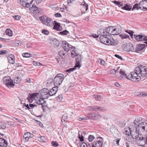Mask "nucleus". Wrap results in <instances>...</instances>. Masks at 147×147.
Masks as SVG:
<instances>
[{"label":"nucleus","mask_w":147,"mask_h":147,"mask_svg":"<svg viewBox=\"0 0 147 147\" xmlns=\"http://www.w3.org/2000/svg\"><path fill=\"white\" fill-rule=\"evenodd\" d=\"M75 67L70 68L68 70H66V72H68L69 73H70L72 71H73L75 69Z\"/></svg>","instance_id":"obj_54"},{"label":"nucleus","mask_w":147,"mask_h":147,"mask_svg":"<svg viewBox=\"0 0 147 147\" xmlns=\"http://www.w3.org/2000/svg\"><path fill=\"white\" fill-rule=\"evenodd\" d=\"M123 9L127 10H130L131 9V6L127 4H125L124 6L122 7Z\"/></svg>","instance_id":"obj_32"},{"label":"nucleus","mask_w":147,"mask_h":147,"mask_svg":"<svg viewBox=\"0 0 147 147\" xmlns=\"http://www.w3.org/2000/svg\"><path fill=\"white\" fill-rule=\"evenodd\" d=\"M107 35L106 32L104 31L101 33L100 39L101 42L104 44L107 45H109L110 40L107 37Z\"/></svg>","instance_id":"obj_4"},{"label":"nucleus","mask_w":147,"mask_h":147,"mask_svg":"<svg viewBox=\"0 0 147 147\" xmlns=\"http://www.w3.org/2000/svg\"><path fill=\"white\" fill-rule=\"evenodd\" d=\"M63 47L65 50L67 52L69 51L70 47L69 44L65 41H64L63 43Z\"/></svg>","instance_id":"obj_28"},{"label":"nucleus","mask_w":147,"mask_h":147,"mask_svg":"<svg viewBox=\"0 0 147 147\" xmlns=\"http://www.w3.org/2000/svg\"><path fill=\"white\" fill-rule=\"evenodd\" d=\"M119 73L121 75H123L124 77L126 78L127 79H128L132 81V79H133V78L132 77V73H131L130 74L128 75V76H127L126 74H125V72H124L123 71H120L119 72Z\"/></svg>","instance_id":"obj_24"},{"label":"nucleus","mask_w":147,"mask_h":147,"mask_svg":"<svg viewBox=\"0 0 147 147\" xmlns=\"http://www.w3.org/2000/svg\"><path fill=\"white\" fill-rule=\"evenodd\" d=\"M65 52L62 50L61 51L59 52L58 54L60 56V57H63V56H64L65 55Z\"/></svg>","instance_id":"obj_41"},{"label":"nucleus","mask_w":147,"mask_h":147,"mask_svg":"<svg viewBox=\"0 0 147 147\" xmlns=\"http://www.w3.org/2000/svg\"><path fill=\"white\" fill-rule=\"evenodd\" d=\"M75 1V0H68L67 3L68 4H69L70 5L73 4Z\"/></svg>","instance_id":"obj_56"},{"label":"nucleus","mask_w":147,"mask_h":147,"mask_svg":"<svg viewBox=\"0 0 147 147\" xmlns=\"http://www.w3.org/2000/svg\"><path fill=\"white\" fill-rule=\"evenodd\" d=\"M60 33L61 34L67 35L69 33V32L66 30H65L63 31L60 32Z\"/></svg>","instance_id":"obj_51"},{"label":"nucleus","mask_w":147,"mask_h":147,"mask_svg":"<svg viewBox=\"0 0 147 147\" xmlns=\"http://www.w3.org/2000/svg\"><path fill=\"white\" fill-rule=\"evenodd\" d=\"M34 64L35 65V66H39L41 65V63L39 62H36L34 61Z\"/></svg>","instance_id":"obj_63"},{"label":"nucleus","mask_w":147,"mask_h":147,"mask_svg":"<svg viewBox=\"0 0 147 147\" xmlns=\"http://www.w3.org/2000/svg\"><path fill=\"white\" fill-rule=\"evenodd\" d=\"M64 75L60 74L57 75L54 80V83L56 86L60 85L63 80Z\"/></svg>","instance_id":"obj_3"},{"label":"nucleus","mask_w":147,"mask_h":147,"mask_svg":"<svg viewBox=\"0 0 147 147\" xmlns=\"http://www.w3.org/2000/svg\"><path fill=\"white\" fill-rule=\"evenodd\" d=\"M113 135L115 138H119L120 137L121 135L120 134L119 131L117 133H116L115 134H114Z\"/></svg>","instance_id":"obj_45"},{"label":"nucleus","mask_w":147,"mask_h":147,"mask_svg":"<svg viewBox=\"0 0 147 147\" xmlns=\"http://www.w3.org/2000/svg\"><path fill=\"white\" fill-rule=\"evenodd\" d=\"M135 127L136 128V129L137 130L138 133H139L140 135H142L143 134L145 133V132L143 130H142L141 128H139L138 126L137 127Z\"/></svg>","instance_id":"obj_33"},{"label":"nucleus","mask_w":147,"mask_h":147,"mask_svg":"<svg viewBox=\"0 0 147 147\" xmlns=\"http://www.w3.org/2000/svg\"><path fill=\"white\" fill-rule=\"evenodd\" d=\"M33 1V0H20L21 4L25 8H28Z\"/></svg>","instance_id":"obj_10"},{"label":"nucleus","mask_w":147,"mask_h":147,"mask_svg":"<svg viewBox=\"0 0 147 147\" xmlns=\"http://www.w3.org/2000/svg\"><path fill=\"white\" fill-rule=\"evenodd\" d=\"M55 16L56 17H61V14L59 13H57L55 14Z\"/></svg>","instance_id":"obj_64"},{"label":"nucleus","mask_w":147,"mask_h":147,"mask_svg":"<svg viewBox=\"0 0 147 147\" xmlns=\"http://www.w3.org/2000/svg\"><path fill=\"white\" fill-rule=\"evenodd\" d=\"M103 143L100 141H97L95 143V145L93 144L92 147H101Z\"/></svg>","instance_id":"obj_30"},{"label":"nucleus","mask_w":147,"mask_h":147,"mask_svg":"<svg viewBox=\"0 0 147 147\" xmlns=\"http://www.w3.org/2000/svg\"><path fill=\"white\" fill-rule=\"evenodd\" d=\"M62 97L61 95H59L58 97H57V100L58 101H60L62 99Z\"/></svg>","instance_id":"obj_57"},{"label":"nucleus","mask_w":147,"mask_h":147,"mask_svg":"<svg viewBox=\"0 0 147 147\" xmlns=\"http://www.w3.org/2000/svg\"><path fill=\"white\" fill-rule=\"evenodd\" d=\"M22 56L25 57H31V55L30 53H24L22 54Z\"/></svg>","instance_id":"obj_40"},{"label":"nucleus","mask_w":147,"mask_h":147,"mask_svg":"<svg viewBox=\"0 0 147 147\" xmlns=\"http://www.w3.org/2000/svg\"><path fill=\"white\" fill-rule=\"evenodd\" d=\"M129 130L131 131V136L133 139H137L140 135L134 125H130L129 128Z\"/></svg>","instance_id":"obj_2"},{"label":"nucleus","mask_w":147,"mask_h":147,"mask_svg":"<svg viewBox=\"0 0 147 147\" xmlns=\"http://www.w3.org/2000/svg\"><path fill=\"white\" fill-rule=\"evenodd\" d=\"M42 32L45 34H46V35H47L49 34V31L47 30H42Z\"/></svg>","instance_id":"obj_59"},{"label":"nucleus","mask_w":147,"mask_h":147,"mask_svg":"<svg viewBox=\"0 0 147 147\" xmlns=\"http://www.w3.org/2000/svg\"><path fill=\"white\" fill-rule=\"evenodd\" d=\"M120 138H117V140H114V143H116L118 145L119 143V141L120 140Z\"/></svg>","instance_id":"obj_62"},{"label":"nucleus","mask_w":147,"mask_h":147,"mask_svg":"<svg viewBox=\"0 0 147 147\" xmlns=\"http://www.w3.org/2000/svg\"><path fill=\"white\" fill-rule=\"evenodd\" d=\"M82 58L81 55H79L77 56L76 59V63L74 67H80V63L81 62Z\"/></svg>","instance_id":"obj_22"},{"label":"nucleus","mask_w":147,"mask_h":147,"mask_svg":"<svg viewBox=\"0 0 147 147\" xmlns=\"http://www.w3.org/2000/svg\"><path fill=\"white\" fill-rule=\"evenodd\" d=\"M80 147H88L86 144L84 142L80 143Z\"/></svg>","instance_id":"obj_55"},{"label":"nucleus","mask_w":147,"mask_h":147,"mask_svg":"<svg viewBox=\"0 0 147 147\" xmlns=\"http://www.w3.org/2000/svg\"><path fill=\"white\" fill-rule=\"evenodd\" d=\"M94 137L93 135H90L88 137V139L89 142H91L94 139Z\"/></svg>","instance_id":"obj_48"},{"label":"nucleus","mask_w":147,"mask_h":147,"mask_svg":"<svg viewBox=\"0 0 147 147\" xmlns=\"http://www.w3.org/2000/svg\"><path fill=\"white\" fill-rule=\"evenodd\" d=\"M137 74L135 71L134 70V72H132V77L133 79L132 81L134 82H136V81H139L141 79L140 77V76L138 75V74Z\"/></svg>","instance_id":"obj_17"},{"label":"nucleus","mask_w":147,"mask_h":147,"mask_svg":"<svg viewBox=\"0 0 147 147\" xmlns=\"http://www.w3.org/2000/svg\"><path fill=\"white\" fill-rule=\"evenodd\" d=\"M8 60L9 63L13 64L15 63V58L13 55H10L8 56Z\"/></svg>","instance_id":"obj_26"},{"label":"nucleus","mask_w":147,"mask_h":147,"mask_svg":"<svg viewBox=\"0 0 147 147\" xmlns=\"http://www.w3.org/2000/svg\"><path fill=\"white\" fill-rule=\"evenodd\" d=\"M20 81V79L19 78V77H17L15 78L14 79V81L15 83L17 84L19 83Z\"/></svg>","instance_id":"obj_42"},{"label":"nucleus","mask_w":147,"mask_h":147,"mask_svg":"<svg viewBox=\"0 0 147 147\" xmlns=\"http://www.w3.org/2000/svg\"><path fill=\"white\" fill-rule=\"evenodd\" d=\"M68 118V116L67 115L65 114L63 115L61 119V121L62 122L66 121V120Z\"/></svg>","instance_id":"obj_38"},{"label":"nucleus","mask_w":147,"mask_h":147,"mask_svg":"<svg viewBox=\"0 0 147 147\" xmlns=\"http://www.w3.org/2000/svg\"><path fill=\"white\" fill-rule=\"evenodd\" d=\"M134 71L137 74H140L143 77L147 78V67L140 65L136 67L134 69Z\"/></svg>","instance_id":"obj_1"},{"label":"nucleus","mask_w":147,"mask_h":147,"mask_svg":"<svg viewBox=\"0 0 147 147\" xmlns=\"http://www.w3.org/2000/svg\"><path fill=\"white\" fill-rule=\"evenodd\" d=\"M7 146V142L6 140L3 138H0V146L6 147Z\"/></svg>","instance_id":"obj_25"},{"label":"nucleus","mask_w":147,"mask_h":147,"mask_svg":"<svg viewBox=\"0 0 147 147\" xmlns=\"http://www.w3.org/2000/svg\"><path fill=\"white\" fill-rule=\"evenodd\" d=\"M109 42V44L113 45H116L118 44V41L113 39L110 40Z\"/></svg>","instance_id":"obj_35"},{"label":"nucleus","mask_w":147,"mask_h":147,"mask_svg":"<svg viewBox=\"0 0 147 147\" xmlns=\"http://www.w3.org/2000/svg\"><path fill=\"white\" fill-rule=\"evenodd\" d=\"M38 93H34L30 95L29 97L28 98V100L29 101L31 102L34 99L35 100L36 97H38Z\"/></svg>","instance_id":"obj_20"},{"label":"nucleus","mask_w":147,"mask_h":147,"mask_svg":"<svg viewBox=\"0 0 147 147\" xmlns=\"http://www.w3.org/2000/svg\"><path fill=\"white\" fill-rule=\"evenodd\" d=\"M53 28L56 30H59L60 29V26L59 24H55L53 27Z\"/></svg>","instance_id":"obj_47"},{"label":"nucleus","mask_w":147,"mask_h":147,"mask_svg":"<svg viewBox=\"0 0 147 147\" xmlns=\"http://www.w3.org/2000/svg\"><path fill=\"white\" fill-rule=\"evenodd\" d=\"M87 109L88 110L98 111H107V109L104 107H98L96 106L88 107Z\"/></svg>","instance_id":"obj_7"},{"label":"nucleus","mask_w":147,"mask_h":147,"mask_svg":"<svg viewBox=\"0 0 147 147\" xmlns=\"http://www.w3.org/2000/svg\"><path fill=\"white\" fill-rule=\"evenodd\" d=\"M136 40L138 41H145L147 40V36L143 34L139 35L134 34V35Z\"/></svg>","instance_id":"obj_9"},{"label":"nucleus","mask_w":147,"mask_h":147,"mask_svg":"<svg viewBox=\"0 0 147 147\" xmlns=\"http://www.w3.org/2000/svg\"><path fill=\"white\" fill-rule=\"evenodd\" d=\"M140 9L144 11L147 10V0L142 1L139 3Z\"/></svg>","instance_id":"obj_12"},{"label":"nucleus","mask_w":147,"mask_h":147,"mask_svg":"<svg viewBox=\"0 0 147 147\" xmlns=\"http://www.w3.org/2000/svg\"><path fill=\"white\" fill-rule=\"evenodd\" d=\"M7 53V51L5 50H2L1 51H0V55H3L4 54H6Z\"/></svg>","instance_id":"obj_60"},{"label":"nucleus","mask_w":147,"mask_h":147,"mask_svg":"<svg viewBox=\"0 0 147 147\" xmlns=\"http://www.w3.org/2000/svg\"><path fill=\"white\" fill-rule=\"evenodd\" d=\"M119 36L122 39L127 38H129V36L125 34H120L119 35Z\"/></svg>","instance_id":"obj_44"},{"label":"nucleus","mask_w":147,"mask_h":147,"mask_svg":"<svg viewBox=\"0 0 147 147\" xmlns=\"http://www.w3.org/2000/svg\"><path fill=\"white\" fill-rule=\"evenodd\" d=\"M139 128H141L145 132L147 131V123L146 122H142L138 125Z\"/></svg>","instance_id":"obj_16"},{"label":"nucleus","mask_w":147,"mask_h":147,"mask_svg":"<svg viewBox=\"0 0 147 147\" xmlns=\"http://www.w3.org/2000/svg\"><path fill=\"white\" fill-rule=\"evenodd\" d=\"M145 46V45L144 44L137 45L134 51L136 53H139V51L142 50Z\"/></svg>","instance_id":"obj_19"},{"label":"nucleus","mask_w":147,"mask_h":147,"mask_svg":"<svg viewBox=\"0 0 147 147\" xmlns=\"http://www.w3.org/2000/svg\"><path fill=\"white\" fill-rule=\"evenodd\" d=\"M87 116L89 119L94 120L99 119L101 117V115L98 113L89 114Z\"/></svg>","instance_id":"obj_11"},{"label":"nucleus","mask_w":147,"mask_h":147,"mask_svg":"<svg viewBox=\"0 0 147 147\" xmlns=\"http://www.w3.org/2000/svg\"><path fill=\"white\" fill-rule=\"evenodd\" d=\"M44 98H42V97H37L35 99V102L39 105H42L43 106L46 103V101L44 100Z\"/></svg>","instance_id":"obj_14"},{"label":"nucleus","mask_w":147,"mask_h":147,"mask_svg":"<svg viewBox=\"0 0 147 147\" xmlns=\"http://www.w3.org/2000/svg\"><path fill=\"white\" fill-rule=\"evenodd\" d=\"M42 20L43 23L48 26H52L54 25L53 21L51 19L47 17L46 18H43Z\"/></svg>","instance_id":"obj_8"},{"label":"nucleus","mask_w":147,"mask_h":147,"mask_svg":"<svg viewBox=\"0 0 147 147\" xmlns=\"http://www.w3.org/2000/svg\"><path fill=\"white\" fill-rule=\"evenodd\" d=\"M119 28H121L120 26H119ZM112 34V35H117L119 34L121 32V28H119V26L117 27L113 26Z\"/></svg>","instance_id":"obj_18"},{"label":"nucleus","mask_w":147,"mask_h":147,"mask_svg":"<svg viewBox=\"0 0 147 147\" xmlns=\"http://www.w3.org/2000/svg\"><path fill=\"white\" fill-rule=\"evenodd\" d=\"M51 144L53 146L55 147H57L59 145L58 143L56 141H53L51 142Z\"/></svg>","instance_id":"obj_53"},{"label":"nucleus","mask_w":147,"mask_h":147,"mask_svg":"<svg viewBox=\"0 0 147 147\" xmlns=\"http://www.w3.org/2000/svg\"><path fill=\"white\" fill-rule=\"evenodd\" d=\"M113 26H111L107 28L105 30L106 33H107L109 34L112 35L113 30Z\"/></svg>","instance_id":"obj_29"},{"label":"nucleus","mask_w":147,"mask_h":147,"mask_svg":"<svg viewBox=\"0 0 147 147\" xmlns=\"http://www.w3.org/2000/svg\"><path fill=\"white\" fill-rule=\"evenodd\" d=\"M29 9L31 12L34 13H37L39 12L38 7L35 5H33L32 7H30Z\"/></svg>","instance_id":"obj_21"},{"label":"nucleus","mask_w":147,"mask_h":147,"mask_svg":"<svg viewBox=\"0 0 147 147\" xmlns=\"http://www.w3.org/2000/svg\"><path fill=\"white\" fill-rule=\"evenodd\" d=\"M13 17L15 19L17 20H19L20 19L21 17L20 16L18 15H16L13 16Z\"/></svg>","instance_id":"obj_58"},{"label":"nucleus","mask_w":147,"mask_h":147,"mask_svg":"<svg viewBox=\"0 0 147 147\" xmlns=\"http://www.w3.org/2000/svg\"><path fill=\"white\" fill-rule=\"evenodd\" d=\"M53 43L55 47H57L59 45V42L56 39H54L53 41Z\"/></svg>","instance_id":"obj_34"},{"label":"nucleus","mask_w":147,"mask_h":147,"mask_svg":"<svg viewBox=\"0 0 147 147\" xmlns=\"http://www.w3.org/2000/svg\"><path fill=\"white\" fill-rule=\"evenodd\" d=\"M140 9L139 8V4L138 5L137 3H136L134 5V6L133 8L132 9L133 10L134 9H136L137 10H138Z\"/></svg>","instance_id":"obj_50"},{"label":"nucleus","mask_w":147,"mask_h":147,"mask_svg":"<svg viewBox=\"0 0 147 147\" xmlns=\"http://www.w3.org/2000/svg\"><path fill=\"white\" fill-rule=\"evenodd\" d=\"M117 71L115 69H112L110 71V74H114Z\"/></svg>","instance_id":"obj_61"},{"label":"nucleus","mask_w":147,"mask_h":147,"mask_svg":"<svg viewBox=\"0 0 147 147\" xmlns=\"http://www.w3.org/2000/svg\"><path fill=\"white\" fill-rule=\"evenodd\" d=\"M110 131L113 134L119 132L116 128L114 126H111L110 128Z\"/></svg>","instance_id":"obj_31"},{"label":"nucleus","mask_w":147,"mask_h":147,"mask_svg":"<svg viewBox=\"0 0 147 147\" xmlns=\"http://www.w3.org/2000/svg\"><path fill=\"white\" fill-rule=\"evenodd\" d=\"M33 135L29 132H26L24 135L23 140L24 141H28L30 138L32 137L31 136Z\"/></svg>","instance_id":"obj_23"},{"label":"nucleus","mask_w":147,"mask_h":147,"mask_svg":"<svg viewBox=\"0 0 147 147\" xmlns=\"http://www.w3.org/2000/svg\"><path fill=\"white\" fill-rule=\"evenodd\" d=\"M113 3L115 4L118 5L119 6H123V4L120 2L117 1H114L113 2Z\"/></svg>","instance_id":"obj_43"},{"label":"nucleus","mask_w":147,"mask_h":147,"mask_svg":"<svg viewBox=\"0 0 147 147\" xmlns=\"http://www.w3.org/2000/svg\"><path fill=\"white\" fill-rule=\"evenodd\" d=\"M81 5H82L83 7L85 8L86 11H87L88 9V4L86 3L85 2H83L81 3Z\"/></svg>","instance_id":"obj_39"},{"label":"nucleus","mask_w":147,"mask_h":147,"mask_svg":"<svg viewBox=\"0 0 147 147\" xmlns=\"http://www.w3.org/2000/svg\"><path fill=\"white\" fill-rule=\"evenodd\" d=\"M124 133L126 135H127L128 136H129L130 135H131V131H130V132H129V131H128L127 128H125V129Z\"/></svg>","instance_id":"obj_49"},{"label":"nucleus","mask_w":147,"mask_h":147,"mask_svg":"<svg viewBox=\"0 0 147 147\" xmlns=\"http://www.w3.org/2000/svg\"><path fill=\"white\" fill-rule=\"evenodd\" d=\"M98 62L100 64L102 65H105L106 64V63L105 61L100 59H98Z\"/></svg>","instance_id":"obj_37"},{"label":"nucleus","mask_w":147,"mask_h":147,"mask_svg":"<svg viewBox=\"0 0 147 147\" xmlns=\"http://www.w3.org/2000/svg\"><path fill=\"white\" fill-rule=\"evenodd\" d=\"M57 88V87H54L49 91V96H52L56 93L58 90Z\"/></svg>","instance_id":"obj_27"},{"label":"nucleus","mask_w":147,"mask_h":147,"mask_svg":"<svg viewBox=\"0 0 147 147\" xmlns=\"http://www.w3.org/2000/svg\"><path fill=\"white\" fill-rule=\"evenodd\" d=\"M38 140L40 142H45L46 138L42 136L39 138Z\"/></svg>","instance_id":"obj_46"},{"label":"nucleus","mask_w":147,"mask_h":147,"mask_svg":"<svg viewBox=\"0 0 147 147\" xmlns=\"http://www.w3.org/2000/svg\"><path fill=\"white\" fill-rule=\"evenodd\" d=\"M145 136H144L140 137L137 138L136 142L138 145L140 146H143L145 144Z\"/></svg>","instance_id":"obj_13"},{"label":"nucleus","mask_w":147,"mask_h":147,"mask_svg":"<svg viewBox=\"0 0 147 147\" xmlns=\"http://www.w3.org/2000/svg\"><path fill=\"white\" fill-rule=\"evenodd\" d=\"M5 32L6 34L8 35L9 36H11L12 35V32L10 29H7L5 31Z\"/></svg>","instance_id":"obj_36"},{"label":"nucleus","mask_w":147,"mask_h":147,"mask_svg":"<svg viewBox=\"0 0 147 147\" xmlns=\"http://www.w3.org/2000/svg\"><path fill=\"white\" fill-rule=\"evenodd\" d=\"M3 83L8 88H11L14 86L13 81L9 76L4 77L3 78Z\"/></svg>","instance_id":"obj_5"},{"label":"nucleus","mask_w":147,"mask_h":147,"mask_svg":"<svg viewBox=\"0 0 147 147\" xmlns=\"http://www.w3.org/2000/svg\"><path fill=\"white\" fill-rule=\"evenodd\" d=\"M134 48L132 44L128 43L124 47V50L128 52H133L134 50Z\"/></svg>","instance_id":"obj_15"},{"label":"nucleus","mask_w":147,"mask_h":147,"mask_svg":"<svg viewBox=\"0 0 147 147\" xmlns=\"http://www.w3.org/2000/svg\"><path fill=\"white\" fill-rule=\"evenodd\" d=\"M38 93V97H42L44 99L47 98L49 96V90L48 89L44 88L42 89Z\"/></svg>","instance_id":"obj_6"},{"label":"nucleus","mask_w":147,"mask_h":147,"mask_svg":"<svg viewBox=\"0 0 147 147\" xmlns=\"http://www.w3.org/2000/svg\"><path fill=\"white\" fill-rule=\"evenodd\" d=\"M125 32L129 34L131 36H133V34L134 33V32L133 31L129 30H126L125 31Z\"/></svg>","instance_id":"obj_52"}]
</instances>
